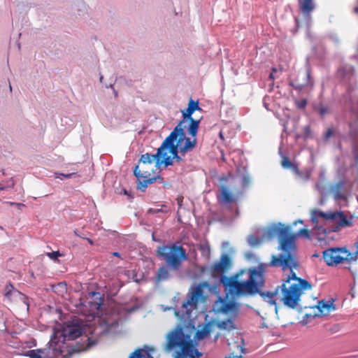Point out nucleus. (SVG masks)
Returning <instances> with one entry per match:
<instances>
[{
	"label": "nucleus",
	"mask_w": 358,
	"mask_h": 358,
	"mask_svg": "<svg viewBox=\"0 0 358 358\" xmlns=\"http://www.w3.org/2000/svg\"><path fill=\"white\" fill-rule=\"evenodd\" d=\"M282 252L273 255L269 266L280 268L282 271H289L282 285L278 286L273 292H262L258 288V293L262 299L271 305H276L279 299L289 308H296L303 290L310 289L312 286L306 280L298 278L294 269L300 267L296 258L292 238H284L281 241Z\"/></svg>",
	"instance_id": "nucleus-1"
},
{
	"label": "nucleus",
	"mask_w": 358,
	"mask_h": 358,
	"mask_svg": "<svg viewBox=\"0 0 358 358\" xmlns=\"http://www.w3.org/2000/svg\"><path fill=\"white\" fill-rule=\"evenodd\" d=\"M266 266L259 264L257 266L249 269V278L245 282H238V275L231 277L222 275L220 282L225 291L231 296L252 295L258 292V288H262L265 284L264 273Z\"/></svg>",
	"instance_id": "nucleus-2"
},
{
	"label": "nucleus",
	"mask_w": 358,
	"mask_h": 358,
	"mask_svg": "<svg viewBox=\"0 0 358 358\" xmlns=\"http://www.w3.org/2000/svg\"><path fill=\"white\" fill-rule=\"evenodd\" d=\"M166 340L163 350L166 353L173 352V358H194V353L198 358L201 355L194 348L190 336L185 334L180 325L170 331L166 336Z\"/></svg>",
	"instance_id": "nucleus-3"
},
{
	"label": "nucleus",
	"mask_w": 358,
	"mask_h": 358,
	"mask_svg": "<svg viewBox=\"0 0 358 358\" xmlns=\"http://www.w3.org/2000/svg\"><path fill=\"white\" fill-rule=\"evenodd\" d=\"M157 256L172 268L173 271L180 269L182 262L188 259L186 250L178 243H172L159 246Z\"/></svg>",
	"instance_id": "nucleus-4"
},
{
	"label": "nucleus",
	"mask_w": 358,
	"mask_h": 358,
	"mask_svg": "<svg viewBox=\"0 0 358 358\" xmlns=\"http://www.w3.org/2000/svg\"><path fill=\"white\" fill-rule=\"evenodd\" d=\"M203 288H209L207 282H202L189 289L187 299L182 303L181 308L176 311V315L181 318L189 317L193 309L196 308L199 299L203 297Z\"/></svg>",
	"instance_id": "nucleus-5"
},
{
	"label": "nucleus",
	"mask_w": 358,
	"mask_h": 358,
	"mask_svg": "<svg viewBox=\"0 0 358 358\" xmlns=\"http://www.w3.org/2000/svg\"><path fill=\"white\" fill-rule=\"evenodd\" d=\"M290 228L289 227H285L282 223L279 222L278 224H271L268 230L266 231V237L268 239H273L275 237H278L279 239V246L278 250H280V253L282 252V250L280 249L281 246V241L284 238H292L293 240V245L294 248V251L296 256L297 257L296 254V248L294 243V240L296 236H305L306 238H310V233L308 229H301L297 234L289 235Z\"/></svg>",
	"instance_id": "nucleus-6"
},
{
	"label": "nucleus",
	"mask_w": 358,
	"mask_h": 358,
	"mask_svg": "<svg viewBox=\"0 0 358 358\" xmlns=\"http://www.w3.org/2000/svg\"><path fill=\"white\" fill-rule=\"evenodd\" d=\"M197 110H201L199 106V102L190 99L187 108L182 111L183 119L178 123L182 127H187V134L192 137L196 136L200 122V120H196L192 117V114Z\"/></svg>",
	"instance_id": "nucleus-7"
},
{
	"label": "nucleus",
	"mask_w": 358,
	"mask_h": 358,
	"mask_svg": "<svg viewBox=\"0 0 358 358\" xmlns=\"http://www.w3.org/2000/svg\"><path fill=\"white\" fill-rule=\"evenodd\" d=\"M180 129H174L173 131L171 132L169 136L166 138V139L163 141L161 146L159 148V154L161 153L162 156H166V150L169 149V152L173 155V157L178 155L179 152V146L178 143L177 141V138L178 136V131Z\"/></svg>",
	"instance_id": "nucleus-8"
},
{
	"label": "nucleus",
	"mask_w": 358,
	"mask_h": 358,
	"mask_svg": "<svg viewBox=\"0 0 358 358\" xmlns=\"http://www.w3.org/2000/svg\"><path fill=\"white\" fill-rule=\"evenodd\" d=\"M180 129L178 131V136L177 141L179 146V152L181 155L185 156L186 153L192 151L196 145V139L195 136L192 140L190 138L186 136L185 129L187 127H182L181 124H178L175 129Z\"/></svg>",
	"instance_id": "nucleus-9"
},
{
	"label": "nucleus",
	"mask_w": 358,
	"mask_h": 358,
	"mask_svg": "<svg viewBox=\"0 0 358 358\" xmlns=\"http://www.w3.org/2000/svg\"><path fill=\"white\" fill-rule=\"evenodd\" d=\"M341 253H348L345 248H330L323 252V259L328 266H336L345 260Z\"/></svg>",
	"instance_id": "nucleus-10"
},
{
	"label": "nucleus",
	"mask_w": 358,
	"mask_h": 358,
	"mask_svg": "<svg viewBox=\"0 0 358 358\" xmlns=\"http://www.w3.org/2000/svg\"><path fill=\"white\" fill-rule=\"evenodd\" d=\"M134 174L138 180L137 188L142 192H145L148 185L152 184L157 180H162L159 176L150 177V173L148 171H142L139 169V165H136L134 169Z\"/></svg>",
	"instance_id": "nucleus-11"
},
{
	"label": "nucleus",
	"mask_w": 358,
	"mask_h": 358,
	"mask_svg": "<svg viewBox=\"0 0 358 358\" xmlns=\"http://www.w3.org/2000/svg\"><path fill=\"white\" fill-rule=\"evenodd\" d=\"M231 262L230 257L227 254H222L219 261L214 263L210 267V273L213 276L220 275V277L224 275V273L230 268Z\"/></svg>",
	"instance_id": "nucleus-12"
},
{
	"label": "nucleus",
	"mask_w": 358,
	"mask_h": 358,
	"mask_svg": "<svg viewBox=\"0 0 358 358\" xmlns=\"http://www.w3.org/2000/svg\"><path fill=\"white\" fill-rule=\"evenodd\" d=\"M82 329L78 326H69L62 332L64 340L73 341L80 336Z\"/></svg>",
	"instance_id": "nucleus-13"
},
{
	"label": "nucleus",
	"mask_w": 358,
	"mask_h": 358,
	"mask_svg": "<svg viewBox=\"0 0 358 358\" xmlns=\"http://www.w3.org/2000/svg\"><path fill=\"white\" fill-rule=\"evenodd\" d=\"M173 271L172 268L169 266L168 264H164L160 266L156 274H155V281L159 283L165 280H167L171 277V271Z\"/></svg>",
	"instance_id": "nucleus-14"
},
{
	"label": "nucleus",
	"mask_w": 358,
	"mask_h": 358,
	"mask_svg": "<svg viewBox=\"0 0 358 358\" xmlns=\"http://www.w3.org/2000/svg\"><path fill=\"white\" fill-rule=\"evenodd\" d=\"M335 212H322L320 210H314L312 213L311 221L315 225H317L319 222V218H322L325 220H335Z\"/></svg>",
	"instance_id": "nucleus-15"
},
{
	"label": "nucleus",
	"mask_w": 358,
	"mask_h": 358,
	"mask_svg": "<svg viewBox=\"0 0 358 358\" xmlns=\"http://www.w3.org/2000/svg\"><path fill=\"white\" fill-rule=\"evenodd\" d=\"M162 155L161 153L159 154V148L155 154L152 155L149 153H145L142 155L140 159L139 163L143 164H152L153 162L156 163V166L159 167L160 165V158Z\"/></svg>",
	"instance_id": "nucleus-16"
},
{
	"label": "nucleus",
	"mask_w": 358,
	"mask_h": 358,
	"mask_svg": "<svg viewBox=\"0 0 358 358\" xmlns=\"http://www.w3.org/2000/svg\"><path fill=\"white\" fill-rule=\"evenodd\" d=\"M352 139V154L356 162H358V129L351 128L349 132Z\"/></svg>",
	"instance_id": "nucleus-17"
},
{
	"label": "nucleus",
	"mask_w": 358,
	"mask_h": 358,
	"mask_svg": "<svg viewBox=\"0 0 358 358\" xmlns=\"http://www.w3.org/2000/svg\"><path fill=\"white\" fill-rule=\"evenodd\" d=\"M317 308L321 315H327L335 309L333 300L320 301L318 302Z\"/></svg>",
	"instance_id": "nucleus-18"
},
{
	"label": "nucleus",
	"mask_w": 358,
	"mask_h": 358,
	"mask_svg": "<svg viewBox=\"0 0 358 358\" xmlns=\"http://www.w3.org/2000/svg\"><path fill=\"white\" fill-rule=\"evenodd\" d=\"M300 11L306 15H308L315 9L313 0H298Z\"/></svg>",
	"instance_id": "nucleus-19"
},
{
	"label": "nucleus",
	"mask_w": 358,
	"mask_h": 358,
	"mask_svg": "<svg viewBox=\"0 0 358 358\" xmlns=\"http://www.w3.org/2000/svg\"><path fill=\"white\" fill-rule=\"evenodd\" d=\"M335 220L338 224L342 227H348L352 225L353 217L348 218L343 212H335Z\"/></svg>",
	"instance_id": "nucleus-20"
},
{
	"label": "nucleus",
	"mask_w": 358,
	"mask_h": 358,
	"mask_svg": "<svg viewBox=\"0 0 358 358\" xmlns=\"http://www.w3.org/2000/svg\"><path fill=\"white\" fill-rule=\"evenodd\" d=\"M354 69L352 66L349 65H344L338 69V75L345 81L350 80L353 75Z\"/></svg>",
	"instance_id": "nucleus-21"
},
{
	"label": "nucleus",
	"mask_w": 358,
	"mask_h": 358,
	"mask_svg": "<svg viewBox=\"0 0 358 358\" xmlns=\"http://www.w3.org/2000/svg\"><path fill=\"white\" fill-rule=\"evenodd\" d=\"M279 153L282 157V167L285 169H289L294 173V171L296 170L298 165L296 163L292 162L288 157L284 155L280 150H279Z\"/></svg>",
	"instance_id": "nucleus-22"
},
{
	"label": "nucleus",
	"mask_w": 358,
	"mask_h": 358,
	"mask_svg": "<svg viewBox=\"0 0 358 358\" xmlns=\"http://www.w3.org/2000/svg\"><path fill=\"white\" fill-rule=\"evenodd\" d=\"M343 186L344 182L340 181L331 187V191L334 194L336 200H344L345 199V195L341 192Z\"/></svg>",
	"instance_id": "nucleus-23"
},
{
	"label": "nucleus",
	"mask_w": 358,
	"mask_h": 358,
	"mask_svg": "<svg viewBox=\"0 0 358 358\" xmlns=\"http://www.w3.org/2000/svg\"><path fill=\"white\" fill-rule=\"evenodd\" d=\"M268 228H269V227L264 230V234L262 235V238H259V237H257L256 236H253V235L249 236L248 238V242L249 245L250 246H252V247H255V246H257L259 244H261V243L264 240H265V239L269 240L268 238H267L266 237V231L268 230Z\"/></svg>",
	"instance_id": "nucleus-24"
},
{
	"label": "nucleus",
	"mask_w": 358,
	"mask_h": 358,
	"mask_svg": "<svg viewBox=\"0 0 358 358\" xmlns=\"http://www.w3.org/2000/svg\"><path fill=\"white\" fill-rule=\"evenodd\" d=\"M221 194H222V199H220L221 202H223L224 203H231L234 200V196L232 195V194L224 186L221 187Z\"/></svg>",
	"instance_id": "nucleus-25"
},
{
	"label": "nucleus",
	"mask_w": 358,
	"mask_h": 358,
	"mask_svg": "<svg viewBox=\"0 0 358 358\" xmlns=\"http://www.w3.org/2000/svg\"><path fill=\"white\" fill-rule=\"evenodd\" d=\"M294 174L296 176V179L300 181H307L310 178V173L308 171L303 172L299 169V167L294 171Z\"/></svg>",
	"instance_id": "nucleus-26"
},
{
	"label": "nucleus",
	"mask_w": 358,
	"mask_h": 358,
	"mask_svg": "<svg viewBox=\"0 0 358 358\" xmlns=\"http://www.w3.org/2000/svg\"><path fill=\"white\" fill-rule=\"evenodd\" d=\"M236 308V303L233 301H223L222 303V306L220 307V310L222 313H227L230 310H235Z\"/></svg>",
	"instance_id": "nucleus-27"
},
{
	"label": "nucleus",
	"mask_w": 358,
	"mask_h": 358,
	"mask_svg": "<svg viewBox=\"0 0 358 358\" xmlns=\"http://www.w3.org/2000/svg\"><path fill=\"white\" fill-rule=\"evenodd\" d=\"M129 358H152V357L147 351L139 349L131 353Z\"/></svg>",
	"instance_id": "nucleus-28"
},
{
	"label": "nucleus",
	"mask_w": 358,
	"mask_h": 358,
	"mask_svg": "<svg viewBox=\"0 0 358 358\" xmlns=\"http://www.w3.org/2000/svg\"><path fill=\"white\" fill-rule=\"evenodd\" d=\"M218 327L221 329H226V330H231V329H234V322L230 319L224 320V321H221L218 324Z\"/></svg>",
	"instance_id": "nucleus-29"
},
{
	"label": "nucleus",
	"mask_w": 358,
	"mask_h": 358,
	"mask_svg": "<svg viewBox=\"0 0 358 358\" xmlns=\"http://www.w3.org/2000/svg\"><path fill=\"white\" fill-rule=\"evenodd\" d=\"M38 350L42 358H54V350L50 347Z\"/></svg>",
	"instance_id": "nucleus-30"
},
{
	"label": "nucleus",
	"mask_w": 358,
	"mask_h": 358,
	"mask_svg": "<svg viewBox=\"0 0 358 358\" xmlns=\"http://www.w3.org/2000/svg\"><path fill=\"white\" fill-rule=\"evenodd\" d=\"M210 329L209 326L207 324L203 329L197 331L196 336L198 339H203L206 338L210 334Z\"/></svg>",
	"instance_id": "nucleus-31"
},
{
	"label": "nucleus",
	"mask_w": 358,
	"mask_h": 358,
	"mask_svg": "<svg viewBox=\"0 0 358 358\" xmlns=\"http://www.w3.org/2000/svg\"><path fill=\"white\" fill-rule=\"evenodd\" d=\"M315 110L319 113V114L324 117L325 115H327L329 113V108L327 106H325L322 104H319L315 107Z\"/></svg>",
	"instance_id": "nucleus-32"
},
{
	"label": "nucleus",
	"mask_w": 358,
	"mask_h": 358,
	"mask_svg": "<svg viewBox=\"0 0 358 358\" xmlns=\"http://www.w3.org/2000/svg\"><path fill=\"white\" fill-rule=\"evenodd\" d=\"M173 159H171V157L168 156L166 153V156H162L160 158V164H164L166 166L172 165L173 164Z\"/></svg>",
	"instance_id": "nucleus-33"
},
{
	"label": "nucleus",
	"mask_w": 358,
	"mask_h": 358,
	"mask_svg": "<svg viewBox=\"0 0 358 358\" xmlns=\"http://www.w3.org/2000/svg\"><path fill=\"white\" fill-rule=\"evenodd\" d=\"M26 356H28L29 358H42L41 354H40V350L38 349L27 351Z\"/></svg>",
	"instance_id": "nucleus-34"
},
{
	"label": "nucleus",
	"mask_w": 358,
	"mask_h": 358,
	"mask_svg": "<svg viewBox=\"0 0 358 358\" xmlns=\"http://www.w3.org/2000/svg\"><path fill=\"white\" fill-rule=\"evenodd\" d=\"M88 303L92 310H99L101 306V301L94 302L88 301Z\"/></svg>",
	"instance_id": "nucleus-35"
},
{
	"label": "nucleus",
	"mask_w": 358,
	"mask_h": 358,
	"mask_svg": "<svg viewBox=\"0 0 358 358\" xmlns=\"http://www.w3.org/2000/svg\"><path fill=\"white\" fill-rule=\"evenodd\" d=\"M250 182V178L248 175H243L241 178V185L243 187H248Z\"/></svg>",
	"instance_id": "nucleus-36"
},
{
	"label": "nucleus",
	"mask_w": 358,
	"mask_h": 358,
	"mask_svg": "<svg viewBox=\"0 0 358 358\" xmlns=\"http://www.w3.org/2000/svg\"><path fill=\"white\" fill-rule=\"evenodd\" d=\"M47 256L49 257L51 259L54 261H57L58 257L62 256L59 251H53L52 252H48Z\"/></svg>",
	"instance_id": "nucleus-37"
},
{
	"label": "nucleus",
	"mask_w": 358,
	"mask_h": 358,
	"mask_svg": "<svg viewBox=\"0 0 358 358\" xmlns=\"http://www.w3.org/2000/svg\"><path fill=\"white\" fill-rule=\"evenodd\" d=\"M87 341H88L87 348H90L97 343V339L94 338L93 336L91 337L87 336Z\"/></svg>",
	"instance_id": "nucleus-38"
},
{
	"label": "nucleus",
	"mask_w": 358,
	"mask_h": 358,
	"mask_svg": "<svg viewBox=\"0 0 358 358\" xmlns=\"http://www.w3.org/2000/svg\"><path fill=\"white\" fill-rule=\"evenodd\" d=\"M296 106L300 108L303 109L306 107L307 104V101L306 99H301L296 101Z\"/></svg>",
	"instance_id": "nucleus-39"
},
{
	"label": "nucleus",
	"mask_w": 358,
	"mask_h": 358,
	"mask_svg": "<svg viewBox=\"0 0 358 358\" xmlns=\"http://www.w3.org/2000/svg\"><path fill=\"white\" fill-rule=\"evenodd\" d=\"M55 175H56V178H60V176H62L64 178H70L76 176V173H71L64 174V173H56Z\"/></svg>",
	"instance_id": "nucleus-40"
},
{
	"label": "nucleus",
	"mask_w": 358,
	"mask_h": 358,
	"mask_svg": "<svg viewBox=\"0 0 358 358\" xmlns=\"http://www.w3.org/2000/svg\"><path fill=\"white\" fill-rule=\"evenodd\" d=\"M346 254H347V256L345 257H344L345 260L349 261V262H350V261H355L356 260V259H357L356 253L354 255V254H351V253L348 252V253H346Z\"/></svg>",
	"instance_id": "nucleus-41"
},
{
	"label": "nucleus",
	"mask_w": 358,
	"mask_h": 358,
	"mask_svg": "<svg viewBox=\"0 0 358 358\" xmlns=\"http://www.w3.org/2000/svg\"><path fill=\"white\" fill-rule=\"evenodd\" d=\"M13 289H14V287H13L12 285L10 284V285H7L6 287V288H5V294H4V295L6 296H7V297L9 296L10 295V294H11L12 290Z\"/></svg>",
	"instance_id": "nucleus-42"
},
{
	"label": "nucleus",
	"mask_w": 358,
	"mask_h": 358,
	"mask_svg": "<svg viewBox=\"0 0 358 358\" xmlns=\"http://www.w3.org/2000/svg\"><path fill=\"white\" fill-rule=\"evenodd\" d=\"M182 155H181L180 154V155H176V156H175V157H173V159L174 161H176V162L180 163V162H182Z\"/></svg>",
	"instance_id": "nucleus-43"
},
{
	"label": "nucleus",
	"mask_w": 358,
	"mask_h": 358,
	"mask_svg": "<svg viewBox=\"0 0 358 358\" xmlns=\"http://www.w3.org/2000/svg\"><path fill=\"white\" fill-rule=\"evenodd\" d=\"M333 135V129H329L326 134H325V138L326 139H328L329 138H330L331 136Z\"/></svg>",
	"instance_id": "nucleus-44"
},
{
	"label": "nucleus",
	"mask_w": 358,
	"mask_h": 358,
	"mask_svg": "<svg viewBox=\"0 0 358 358\" xmlns=\"http://www.w3.org/2000/svg\"><path fill=\"white\" fill-rule=\"evenodd\" d=\"M113 86H114V84H110L108 86H106V87L113 89V93H114V95H115V97H117L118 93H117V92L114 89Z\"/></svg>",
	"instance_id": "nucleus-45"
},
{
	"label": "nucleus",
	"mask_w": 358,
	"mask_h": 358,
	"mask_svg": "<svg viewBox=\"0 0 358 358\" xmlns=\"http://www.w3.org/2000/svg\"><path fill=\"white\" fill-rule=\"evenodd\" d=\"M225 358H242V355H234V353H231L228 356H226Z\"/></svg>",
	"instance_id": "nucleus-46"
},
{
	"label": "nucleus",
	"mask_w": 358,
	"mask_h": 358,
	"mask_svg": "<svg viewBox=\"0 0 358 358\" xmlns=\"http://www.w3.org/2000/svg\"><path fill=\"white\" fill-rule=\"evenodd\" d=\"M203 251H206L208 253L210 252V248L208 245L202 246L201 248Z\"/></svg>",
	"instance_id": "nucleus-47"
},
{
	"label": "nucleus",
	"mask_w": 358,
	"mask_h": 358,
	"mask_svg": "<svg viewBox=\"0 0 358 358\" xmlns=\"http://www.w3.org/2000/svg\"><path fill=\"white\" fill-rule=\"evenodd\" d=\"M276 71V69H273V71H272V73H270L269 75V78L271 80H273L274 79V76H273V73Z\"/></svg>",
	"instance_id": "nucleus-48"
},
{
	"label": "nucleus",
	"mask_w": 358,
	"mask_h": 358,
	"mask_svg": "<svg viewBox=\"0 0 358 358\" xmlns=\"http://www.w3.org/2000/svg\"><path fill=\"white\" fill-rule=\"evenodd\" d=\"M238 348H240V350H241V354L245 353V349H244V348L243 346L238 345Z\"/></svg>",
	"instance_id": "nucleus-49"
},
{
	"label": "nucleus",
	"mask_w": 358,
	"mask_h": 358,
	"mask_svg": "<svg viewBox=\"0 0 358 358\" xmlns=\"http://www.w3.org/2000/svg\"><path fill=\"white\" fill-rule=\"evenodd\" d=\"M90 295H91L92 297H94V296L99 295V294L92 292L90 293Z\"/></svg>",
	"instance_id": "nucleus-50"
},
{
	"label": "nucleus",
	"mask_w": 358,
	"mask_h": 358,
	"mask_svg": "<svg viewBox=\"0 0 358 358\" xmlns=\"http://www.w3.org/2000/svg\"><path fill=\"white\" fill-rule=\"evenodd\" d=\"M316 187H317V189L319 191H320V192H322V187H321V186L320 185V184H317V185H316Z\"/></svg>",
	"instance_id": "nucleus-51"
},
{
	"label": "nucleus",
	"mask_w": 358,
	"mask_h": 358,
	"mask_svg": "<svg viewBox=\"0 0 358 358\" xmlns=\"http://www.w3.org/2000/svg\"><path fill=\"white\" fill-rule=\"evenodd\" d=\"M113 255L114 256H115V257H120V254L119 252H113Z\"/></svg>",
	"instance_id": "nucleus-52"
},
{
	"label": "nucleus",
	"mask_w": 358,
	"mask_h": 358,
	"mask_svg": "<svg viewBox=\"0 0 358 358\" xmlns=\"http://www.w3.org/2000/svg\"><path fill=\"white\" fill-rule=\"evenodd\" d=\"M307 78H308V80L310 79V73L308 71H307Z\"/></svg>",
	"instance_id": "nucleus-53"
},
{
	"label": "nucleus",
	"mask_w": 358,
	"mask_h": 358,
	"mask_svg": "<svg viewBox=\"0 0 358 358\" xmlns=\"http://www.w3.org/2000/svg\"><path fill=\"white\" fill-rule=\"evenodd\" d=\"M103 76H102V75H101V76H100V78H99V80H100V82H101V83H102V81H103Z\"/></svg>",
	"instance_id": "nucleus-54"
},
{
	"label": "nucleus",
	"mask_w": 358,
	"mask_h": 358,
	"mask_svg": "<svg viewBox=\"0 0 358 358\" xmlns=\"http://www.w3.org/2000/svg\"><path fill=\"white\" fill-rule=\"evenodd\" d=\"M87 241H88V242H89L90 244H92V243H93V242H92V240H90V239H89V238H87Z\"/></svg>",
	"instance_id": "nucleus-55"
},
{
	"label": "nucleus",
	"mask_w": 358,
	"mask_h": 358,
	"mask_svg": "<svg viewBox=\"0 0 358 358\" xmlns=\"http://www.w3.org/2000/svg\"><path fill=\"white\" fill-rule=\"evenodd\" d=\"M9 90L10 92L12 91V87H11L10 84L9 85Z\"/></svg>",
	"instance_id": "nucleus-56"
},
{
	"label": "nucleus",
	"mask_w": 358,
	"mask_h": 358,
	"mask_svg": "<svg viewBox=\"0 0 358 358\" xmlns=\"http://www.w3.org/2000/svg\"><path fill=\"white\" fill-rule=\"evenodd\" d=\"M75 234H76L77 236H78L81 237V236H80V234H78L77 233V231H75Z\"/></svg>",
	"instance_id": "nucleus-57"
},
{
	"label": "nucleus",
	"mask_w": 358,
	"mask_h": 358,
	"mask_svg": "<svg viewBox=\"0 0 358 358\" xmlns=\"http://www.w3.org/2000/svg\"><path fill=\"white\" fill-rule=\"evenodd\" d=\"M152 239H153V241H157V240H156V238H155V237H154V236H152Z\"/></svg>",
	"instance_id": "nucleus-58"
},
{
	"label": "nucleus",
	"mask_w": 358,
	"mask_h": 358,
	"mask_svg": "<svg viewBox=\"0 0 358 358\" xmlns=\"http://www.w3.org/2000/svg\"><path fill=\"white\" fill-rule=\"evenodd\" d=\"M152 239H153V241H157V240H156V238H155V237H154V236H152Z\"/></svg>",
	"instance_id": "nucleus-59"
},
{
	"label": "nucleus",
	"mask_w": 358,
	"mask_h": 358,
	"mask_svg": "<svg viewBox=\"0 0 358 358\" xmlns=\"http://www.w3.org/2000/svg\"><path fill=\"white\" fill-rule=\"evenodd\" d=\"M124 194H127V190H125V189H124Z\"/></svg>",
	"instance_id": "nucleus-60"
},
{
	"label": "nucleus",
	"mask_w": 358,
	"mask_h": 358,
	"mask_svg": "<svg viewBox=\"0 0 358 358\" xmlns=\"http://www.w3.org/2000/svg\"><path fill=\"white\" fill-rule=\"evenodd\" d=\"M299 223H303V221H302V220H299Z\"/></svg>",
	"instance_id": "nucleus-61"
},
{
	"label": "nucleus",
	"mask_w": 358,
	"mask_h": 358,
	"mask_svg": "<svg viewBox=\"0 0 358 358\" xmlns=\"http://www.w3.org/2000/svg\"><path fill=\"white\" fill-rule=\"evenodd\" d=\"M96 299H99V300H101V298H100V297H96Z\"/></svg>",
	"instance_id": "nucleus-62"
},
{
	"label": "nucleus",
	"mask_w": 358,
	"mask_h": 358,
	"mask_svg": "<svg viewBox=\"0 0 358 358\" xmlns=\"http://www.w3.org/2000/svg\"><path fill=\"white\" fill-rule=\"evenodd\" d=\"M198 358V357H197Z\"/></svg>",
	"instance_id": "nucleus-63"
}]
</instances>
